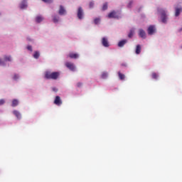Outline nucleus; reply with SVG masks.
Here are the masks:
<instances>
[{
  "label": "nucleus",
  "instance_id": "obj_7",
  "mask_svg": "<svg viewBox=\"0 0 182 182\" xmlns=\"http://www.w3.org/2000/svg\"><path fill=\"white\" fill-rule=\"evenodd\" d=\"M102 44L105 46V48H109V46H110L109 45V41L107 40V38H106V37L102 38Z\"/></svg>",
  "mask_w": 182,
  "mask_h": 182
},
{
  "label": "nucleus",
  "instance_id": "obj_10",
  "mask_svg": "<svg viewBox=\"0 0 182 182\" xmlns=\"http://www.w3.org/2000/svg\"><path fill=\"white\" fill-rule=\"evenodd\" d=\"M65 66L70 69V70H75V65L72 63L67 62L65 63Z\"/></svg>",
  "mask_w": 182,
  "mask_h": 182
},
{
  "label": "nucleus",
  "instance_id": "obj_36",
  "mask_svg": "<svg viewBox=\"0 0 182 182\" xmlns=\"http://www.w3.org/2000/svg\"><path fill=\"white\" fill-rule=\"evenodd\" d=\"M53 92H58V89H57L56 87H53Z\"/></svg>",
  "mask_w": 182,
  "mask_h": 182
},
{
  "label": "nucleus",
  "instance_id": "obj_1",
  "mask_svg": "<svg viewBox=\"0 0 182 182\" xmlns=\"http://www.w3.org/2000/svg\"><path fill=\"white\" fill-rule=\"evenodd\" d=\"M60 76V73L59 72H50L46 71L45 73V78L52 80H56Z\"/></svg>",
  "mask_w": 182,
  "mask_h": 182
},
{
  "label": "nucleus",
  "instance_id": "obj_16",
  "mask_svg": "<svg viewBox=\"0 0 182 182\" xmlns=\"http://www.w3.org/2000/svg\"><path fill=\"white\" fill-rule=\"evenodd\" d=\"M42 21H43V17H42L41 16L36 17V22H37V23H41V22H42Z\"/></svg>",
  "mask_w": 182,
  "mask_h": 182
},
{
  "label": "nucleus",
  "instance_id": "obj_3",
  "mask_svg": "<svg viewBox=\"0 0 182 182\" xmlns=\"http://www.w3.org/2000/svg\"><path fill=\"white\" fill-rule=\"evenodd\" d=\"M108 18H114L116 19H119L120 16L116 11H112L108 14Z\"/></svg>",
  "mask_w": 182,
  "mask_h": 182
},
{
  "label": "nucleus",
  "instance_id": "obj_31",
  "mask_svg": "<svg viewBox=\"0 0 182 182\" xmlns=\"http://www.w3.org/2000/svg\"><path fill=\"white\" fill-rule=\"evenodd\" d=\"M4 104H5V100L4 99L0 100V106H2V105H4Z\"/></svg>",
  "mask_w": 182,
  "mask_h": 182
},
{
  "label": "nucleus",
  "instance_id": "obj_34",
  "mask_svg": "<svg viewBox=\"0 0 182 182\" xmlns=\"http://www.w3.org/2000/svg\"><path fill=\"white\" fill-rule=\"evenodd\" d=\"M5 65V63L0 58V66Z\"/></svg>",
  "mask_w": 182,
  "mask_h": 182
},
{
  "label": "nucleus",
  "instance_id": "obj_21",
  "mask_svg": "<svg viewBox=\"0 0 182 182\" xmlns=\"http://www.w3.org/2000/svg\"><path fill=\"white\" fill-rule=\"evenodd\" d=\"M39 56H41V54L39 53V51H36L33 54V58L35 59H38Z\"/></svg>",
  "mask_w": 182,
  "mask_h": 182
},
{
  "label": "nucleus",
  "instance_id": "obj_25",
  "mask_svg": "<svg viewBox=\"0 0 182 182\" xmlns=\"http://www.w3.org/2000/svg\"><path fill=\"white\" fill-rule=\"evenodd\" d=\"M151 76H152V79H157V77H159V75L156 73H153Z\"/></svg>",
  "mask_w": 182,
  "mask_h": 182
},
{
  "label": "nucleus",
  "instance_id": "obj_28",
  "mask_svg": "<svg viewBox=\"0 0 182 182\" xmlns=\"http://www.w3.org/2000/svg\"><path fill=\"white\" fill-rule=\"evenodd\" d=\"M93 6H95V3L93 1H90L89 4V7L92 9L93 8Z\"/></svg>",
  "mask_w": 182,
  "mask_h": 182
},
{
  "label": "nucleus",
  "instance_id": "obj_13",
  "mask_svg": "<svg viewBox=\"0 0 182 182\" xmlns=\"http://www.w3.org/2000/svg\"><path fill=\"white\" fill-rule=\"evenodd\" d=\"M18 105H19V101H18V100L14 99L12 100V102H11L12 107H16Z\"/></svg>",
  "mask_w": 182,
  "mask_h": 182
},
{
  "label": "nucleus",
  "instance_id": "obj_32",
  "mask_svg": "<svg viewBox=\"0 0 182 182\" xmlns=\"http://www.w3.org/2000/svg\"><path fill=\"white\" fill-rule=\"evenodd\" d=\"M82 85H83V84L82 82L77 83V87H82Z\"/></svg>",
  "mask_w": 182,
  "mask_h": 182
},
{
  "label": "nucleus",
  "instance_id": "obj_4",
  "mask_svg": "<svg viewBox=\"0 0 182 182\" xmlns=\"http://www.w3.org/2000/svg\"><path fill=\"white\" fill-rule=\"evenodd\" d=\"M148 35H153L156 33V27L154 26H149L147 29Z\"/></svg>",
  "mask_w": 182,
  "mask_h": 182
},
{
  "label": "nucleus",
  "instance_id": "obj_9",
  "mask_svg": "<svg viewBox=\"0 0 182 182\" xmlns=\"http://www.w3.org/2000/svg\"><path fill=\"white\" fill-rule=\"evenodd\" d=\"M58 14L61 16L66 15V9H65V7H63V6H60Z\"/></svg>",
  "mask_w": 182,
  "mask_h": 182
},
{
  "label": "nucleus",
  "instance_id": "obj_20",
  "mask_svg": "<svg viewBox=\"0 0 182 182\" xmlns=\"http://www.w3.org/2000/svg\"><path fill=\"white\" fill-rule=\"evenodd\" d=\"M133 35H134V29L132 28L130 30L129 33L128 34V38H133Z\"/></svg>",
  "mask_w": 182,
  "mask_h": 182
},
{
  "label": "nucleus",
  "instance_id": "obj_33",
  "mask_svg": "<svg viewBox=\"0 0 182 182\" xmlns=\"http://www.w3.org/2000/svg\"><path fill=\"white\" fill-rule=\"evenodd\" d=\"M27 49H28V50H31V52H32V46H28Z\"/></svg>",
  "mask_w": 182,
  "mask_h": 182
},
{
  "label": "nucleus",
  "instance_id": "obj_19",
  "mask_svg": "<svg viewBox=\"0 0 182 182\" xmlns=\"http://www.w3.org/2000/svg\"><path fill=\"white\" fill-rule=\"evenodd\" d=\"M118 76H119L120 80H124V78L126 77L124 74H122L120 72H118Z\"/></svg>",
  "mask_w": 182,
  "mask_h": 182
},
{
  "label": "nucleus",
  "instance_id": "obj_12",
  "mask_svg": "<svg viewBox=\"0 0 182 182\" xmlns=\"http://www.w3.org/2000/svg\"><path fill=\"white\" fill-rule=\"evenodd\" d=\"M126 43H127V40H126V39L122 40L121 41H119L118 43V46L119 48H123V46H124V45H126Z\"/></svg>",
  "mask_w": 182,
  "mask_h": 182
},
{
  "label": "nucleus",
  "instance_id": "obj_17",
  "mask_svg": "<svg viewBox=\"0 0 182 182\" xmlns=\"http://www.w3.org/2000/svg\"><path fill=\"white\" fill-rule=\"evenodd\" d=\"M181 12H182V8H176V12H175V16H178V15H180Z\"/></svg>",
  "mask_w": 182,
  "mask_h": 182
},
{
  "label": "nucleus",
  "instance_id": "obj_27",
  "mask_svg": "<svg viewBox=\"0 0 182 182\" xmlns=\"http://www.w3.org/2000/svg\"><path fill=\"white\" fill-rule=\"evenodd\" d=\"M107 9V3H105L102 6V11H106Z\"/></svg>",
  "mask_w": 182,
  "mask_h": 182
},
{
  "label": "nucleus",
  "instance_id": "obj_23",
  "mask_svg": "<svg viewBox=\"0 0 182 182\" xmlns=\"http://www.w3.org/2000/svg\"><path fill=\"white\" fill-rule=\"evenodd\" d=\"M100 23V18H95V20H94V23H95V25H97V24H99Z\"/></svg>",
  "mask_w": 182,
  "mask_h": 182
},
{
  "label": "nucleus",
  "instance_id": "obj_26",
  "mask_svg": "<svg viewBox=\"0 0 182 182\" xmlns=\"http://www.w3.org/2000/svg\"><path fill=\"white\" fill-rule=\"evenodd\" d=\"M21 9H25L26 8V4L25 3H21L20 5Z\"/></svg>",
  "mask_w": 182,
  "mask_h": 182
},
{
  "label": "nucleus",
  "instance_id": "obj_29",
  "mask_svg": "<svg viewBox=\"0 0 182 182\" xmlns=\"http://www.w3.org/2000/svg\"><path fill=\"white\" fill-rule=\"evenodd\" d=\"M133 5V1H129L128 3V8H132V6Z\"/></svg>",
  "mask_w": 182,
  "mask_h": 182
},
{
  "label": "nucleus",
  "instance_id": "obj_24",
  "mask_svg": "<svg viewBox=\"0 0 182 182\" xmlns=\"http://www.w3.org/2000/svg\"><path fill=\"white\" fill-rule=\"evenodd\" d=\"M107 76H108L107 73H102V79H107Z\"/></svg>",
  "mask_w": 182,
  "mask_h": 182
},
{
  "label": "nucleus",
  "instance_id": "obj_5",
  "mask_svg": "<svg viewBox=\"0 0 182 182\" xmlns=\"http://www.w3.org/2000/svg\"><path fill=\"white\" fill-rule=\"evenodd\" d=\"M77 15L79 19H83V9H82V7L78 8Z\"/></svg>",
  "mask_w": 182,
  "mask_h": 182
},
{
  "label": "nucleus",
  "instance_id": "obj_6",
  "mask_svg": "<svg viewBox=\"0 0 182 182\" xmlns=\"http://www.w3.org/2000/svg\"><path fill=\"white\" fill-rule=\"evenodd\" d=\"M54 105H56V106H60V105H62V100L60 99V97H55L54 100Z\"/></svg>",
  "mask_w": 182,
  "mask_h": 182
},
{
  "label": "nucleus",
  "instance_id": "obj_22",
  "mask_svg": "<svg viewBox=\"0 0 182 182\" xmlns=\"http://www.w3.org/2000/svg\"><path fill=\"white\" fill-rule=\"evenodd\" d=\"M53 22H54V23H58L59 22V17L54 16L53 18Z\"/></svg>",
  "mask_w": 182,
  "mask_h": 182
},
{
  "label": "nucleus",
  "instance_id": "obj_15",
  "mask_svg": "<svg viewBox=\"0 0 182 182\" xmlns=\"http://www.w3.org/2000/svg\"><path fill=\"white\" fill-rule=\"evenodd\" d=\"M13 114L16 116V117H17V119H21V113L18 111L14 110L13 111Z\"/></svg>",
  "mask_w": 182,
  "mask_h": 182
},
{
  "label": "nucleus",
  "instance_id": "obj_8",
  "mask_svg": "<svg viewBox=\"0 0 182 182\" xmlns=\"http://www.w3.org/2000/svg\"><path fill=\"white\" fill-rule=\"evenodd\" d=\"M68 58H70V59H77V58H79V54L75 53H70L68 55Z\"/></svg>",
  "mask_w": 182,
  "mask_h": 182
},
{
  "label": "nucleus",
  "instance_id": "obj_2",
  "mask_svg": "<svg viewBox=\"0 0 182 182\" xmlns=\"http://www.w3.org/2000/svg\"><path fill=\"white\" fill-rule=\"evenodd\" d=\"M161 14V18L163 23H166L167 22V15L166 14V11L163 10V9H160L158 10Z\"/></svg>",
  "mask_w": 182,
  "mask_h": 182
},
{
  "label": "nucleus",
  "instance_id": "obj_35",
  "mask_svg": "<svg viewBox=\"0 0 182 182\" xmlns=\"http://www.w3.org/2000/svg\"><path fill=\"white\" fill-rule=\"evenodd\" d=\"M43 2L49 4V2L51 1V0H42Z\"/></svg>",
  "mask_w": 182,
  "mask_h": 182
},
{
  "label": "nucleus",
  "instance_id": "obj_30",
  "mask_svg": "<svg viewBox=\"0 0 182 182\" xmlns=\"http://www.w3.org/2000/svg\"><path fill=\"white\" fill-rule=\"evenodd\" d=\"M13 79H14V80H18V79H19V75H16V74L14 75Z\"/></svg>",
  "mask_w": 182,
  "mask_h": 182
},
{
  "label": "nucleus",
  "instance_id": "obj_18",
  "mask_svg": "<svg viewBox=\"0 0 182 182\" xmlns=\"http://www.w3.org/2000/svg\"><path fill=\"white\" fill-rule=\"evenodd\" d=\"M4 60L6 62H11L12 60V57H11V55H4Z\"/></svg>",
  "mask_w": 182,
  "mask_h": 182
},
{
  "label": "nucleus",
  "instance_id": "obj_14",
  "mask_svg": "<svg viewBox=\"0 0 182 182\" xmlns=\"http://www.w3.org/2000/svg\"><path fill=\"white\" fill-rule=\"evenodd\" d=\"M140 52H141V46L140 45H137L135 50V53L136 55H140Z\"/></svg>",
  "mask_w": 182,
  "mask_h": 182
},
{
  "label": "nucleus",
  "instance_id": "obj_11",
  "mask_svg": "<svg viewBox=\"0 0 182 182\" xmlns=\"http://www.w3.org/2000/svg\"><path fill=\"white\" fill-rule=\"evenodd\" d=\"M139 35L140 38H142V39H146V31L143 29H139Z\"/></svg>",
  "mask_w": 182,
  "mask_h": 182
},
{
  "label": "nucleus",
  "instance_id": "obj_37",
  "mask_svg": "<svg viewBox=\"0 0 182 182\" xmlns=\"http://www.w3.org/2000/svg\"><path fill=\"white\" fill-rule=\"evenodd\" d=\"M178 32H182V27L178 29Z\"/></svg>",
  "mask_w": 182,
  "mask_h": 182
}]
</instances>
